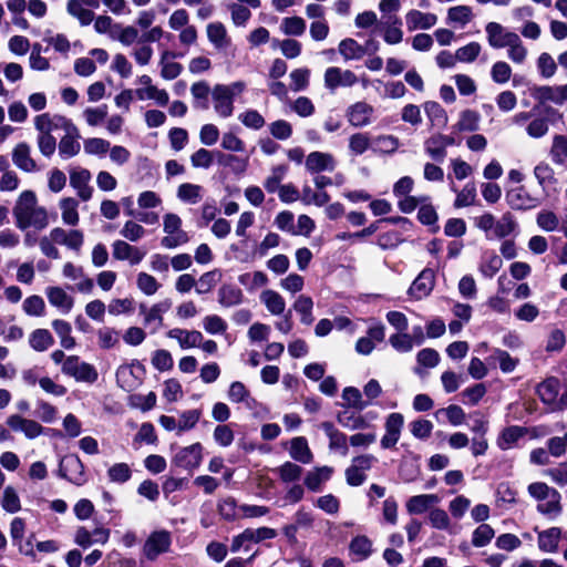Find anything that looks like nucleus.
<instances>
[{
	"mask_svg": "<svg viewBox=\"0 0 567 567\" xmlns=\"http://www.w3.org/2000/svg\"><path fill=\"white\" fill-rule=\"evenodd\" d=\"M12 213L16 226L21 230L29 227L43 229L49 225L47 209L38 205L37 196L32 190H24L20 194Z\"/></svg>",
	"mask_w": 567,
	"mask_h": 567,
	"instance_id": "1",
	"label": "nucleus"
},
{
	"mask_svg": "<svg viewBox=\"0 0 567 567\" xmlns=\"http://www.w3.org/2000/svg\"><path fill=\"white\" fill-rule=\"evenodd\" d=\"M163 226L166 234L161 241L163 247L173 249L189 240L188 235L182 229V219L178 215L173 213L166 214Z\"/></svg>",
	"mask_w": 567,
	"mask_h": 567,
	"instance_id": "2",
	"label": "nucleus"
},
{
	"mask_svg": "<svg viewBox=\"0 0 567 567\" xmlns=\"http://www.w3.org/2000/svg\"><path fill=\"white\" fill-rule=\"evenodd\" d=\"M61 371L78 382L93 383L99 378L96 369L92 364L81 361L78 355H69Z\"/></svg>",
	"mask_w": 567,
	"mask_h": 567,
	"instance_id": "3",
	"label": "nucleus"
},
{
	"mask_svg": "<svg viewBox=\"0 0 567 567\" xmlns=\"http://www.w3.org/2000/svg\"><path fill=\"white\" fill-rule=\"evenodd\" d=\"M171 535L166 530L153 532L143 546V553L148 560H155L161 554L168 551Z\"/></svg>",
	"mask_w": 567,
	"mask_h": 567,
	"instance_id": "4",
	"label": "nucleus"
},
{
	"mask_svg": "<svg viewBox=\"0 0 567 567\" xmlns=\"http://www.w3.org/2000/svg\"><path fill=\"white\" fill-rule=\"evenodd\" d=\"M59 474L78 486L85 482L84 465L76 455L66 456L61 461Z\"/></svg>",
	"mask_w": 567,
	"mask_h": 567,
	"instance_id": "5",
	"label": "nucleus"
},
{
	"mask_svg": "<svg viewBox=\"0 0 567 567\" xmlns=\"http://www.w3.org/2000/svg\"><path fill=\"white\" fill-rule=\"evenodd\" d=\"M91 173L86 168H73L70 172V185L83 202L92 198L93 187L90 185Z\"/></svg>",
	"mask_w": 567,
	"mask_h": 567,
	"instance_id": "6",
	"label": "nucleus"
},
{
	"mask_svg": "<svg viewBox=\"0 0 567 567\" xmlns=\"http://www.w3.org/2000/svg\"><path fill=\"white\" fill-rule=\"evenodd\" d=\"M358 82L357 75L350 70H341L337 66H330L324 72V85L330 91L338 86H352Z\"/></svg>",
	"mask_w": 567,
	"mask_h": 567,
	"instance_id": "7",
	"label": "nucleus"
},
{
	"mask_svg": "<svg viewBox=\"0 0 567 567\" xmlns=\"http://www.w3.org/2000/svg\"><path fill=\"white\" fill-rule=\"evenodd\" d=\"M200 462L202 446L199 443L182 449L173 458V464L187 471L198 467Z\"/></svg>",
	"mask_w": 567,
	"mask_h": 567,
	"instance_id": "8",
	"label": "nucleus"
},
{
	"mask_svg": "<svg viewBox=\"0 0 567 567\" xmlns=\"http://www.w3.org/2000/svg\"><path fill=\"white\" fill-rule=\"evenodd\" d=\"M112 255L116 260H126L131 265H137L144 259L146 251L124 240H115L112 245Z\"/></svg>",
	"mask_w": 567,
	"mask_h": 567,
	"instance_id": "9",
	"label": "nucleus"
},
{
	"mask_svg": "<svg viewBox=\"0 0 567 567\" xmlns=\"http://www.w3.org/2000/svg\"><path fill=\"white\" fill-rule=\"evenodd\" d=\"M374 109L365 102H357L347 110L349 123L355 127H364L371 124Z\"/></svg>",
	"mask_w": 567,
	"mask_h": 567,
	"instance_id": "10",
	"label": "nucleus"
},
{
	"mask_svg": "<svg viewBox=\"0 0 567 567\" xmlns=\"http://www.w3.org/2000/svg\"><path fill=\"white\" fill-rule=\"evenodd\" d=\"M65 135L60 140L59 143V154L62 158H71L75 156L80 150L81 145L78 141L79 133L78 128L70 121L69 125L64 127Z\"/></svg>",
	"mask_w": 567,
	"mask_h": 567,
	"instance_id": "11",
	"label": "nucleus"
},
{
	"mask_svg": "<svg viewBox=\"0 0 567 567\" xmlns=\"http://www.w3.org/2000/svg\"><path fill=\"white\" fill-rule=\"evenodd\" d=\"M403 415L400 413H391L385 420V434L381 439V446L383 449L393 447L401 435V430L403 426Z\"/></svg>",
	"mask_w": 567,
	"mask_h": 567,
	"instance_id": "12",
	"label": "nucleus"
},
{
	"mask_svg": "<svg viewBox=\"0 0 567 567\" xmlns=\"http://www.w3.org/2000/svg\"><path fill=\"white\" fill-rule=\"evenodd\" d=\"M306 168L311 174L332 172L336 167V159L329 153L311 152L306 158Z\"/></svg>",
	"mask_w": 567,
	"mask_h": 567,
	"instance_id": "13",
	"label": "nucleus"
},
{
	"mask_svg": "<svg viewBox=\"0 0 567 567\" xmlns=\"http://www.w3.org/2000/svg\"><path fill=\"white\" fill-rule=\"evenodd\" d=\"M7 424L17 432H22L27 439H35L43 433V426L34 420L24 419L18 414L10 415Z\"/></svg>",
	"mask_w": 567,
	"mask_h": 567,
	"instance_id": "14",
	"label": "nucleus"
},
{
	"mask_svg": "<svg viewBox=\"0 0 567 567\" xmlns=\"http://www.w3.org/2000/svg\"><path fill=\"white\" fill-rule=\"evenodd\" d=\"M166 336L175 340L183 350L198 347L203 341V334L197 330L173 328L167 331Z\"/></svg>",
	"mask_w": 567,
	"mask_h": 567,
	"instance_id": "15",
	"label": "nucleus"
},
{
	"mask_svg": "<svg viewBox=\"0 0 567 567\" xmlns=\"http://www.w3.org/2000/svg\"><path fill=\"white\" fill-rule=\"evenodd\" d=\"M212 99L215 112L226 118L233 115L234 100L227 94V90L216 84L212 90Z\"/></svg>",
	"mask_w": 567,
	"mask_h": 567,
	"instance_id": "16",
	"label": "nucleus"
},
{
	"mask_svg": "<svg viewBox=\"0 0 567 567\" xmlns=\"http://www.w3.org/2000/svg\"><path fill=\"white\" fill-rule=\"evenodd\" d=\"M12 162L19 169L23 172L32 173L38 171V165L31 157V148L24 142L14 146L12 151Z\"/></svg>",
	"mask_w": 567,
	"mask_h": 567,
	"instance_id": "17",
	"label": "nucleus"
},
{
	"mask_svg": "<svg viewBox=\"0 0 567 567\" xmlns=\"http://www.w3.org/2000/svg\"><path fill=\"white\" fill-rule=\"evenodd\" d=\"M506 199L512 208L518 210L532 209L538 205V199L533 197L524 187L509 190Z\"/></svg>",
	"mask_w": 567,
	"mask_h": 567,
	"instance_id": "18",
	"label": "nucleus"
},
{
	"mask_svg": "<svg viewBox=\"0 0 567 567\" xmlns=\"http://www.w3.org/2000/svg\"><path fill=\"white\" fill-rule=\"evenodd\" d=\"M45 296L50 305L58 308L64 315L69 313L73 308V298L70 295H68L66 291L61 287H48L45 289Z\"/></svg>",
	"mask_w": 567,
	"mask_h": 567,
	"instance_id": "19",
	"label": "nucleus"
},
{
	"mask_svg": "<svg viewBox=\"0 0 567 567\" xmlns=\"http://www.w3.org/2000/svg\"><path fill=\"white\" fill-rule=\"evenodd\" d=\"M406 27L410 31L416 29L427 30L436 24L437 17L434 13L410 10L405 16Z\"/></svg>",
	"mask_w": 567,
	"mask_h": 567,
	"instance_id": "20",
	"label": "nucleus"
},
{
	"mask_svg": "<svg viewBox=\"0 0 567 567\" xmlns=\"http://www.w3.org/2000/svg\"><path fill=\"white\" fill-rule=\"evenodd\" d=\"M172 302L169 300H164L153 305L151 308H147L145 305L140 306V312L144 316V324L148 326L152 323H156V328L163 326V315L169 310Z\"/></svg>",
	"mask_w": 567,
	"mask_h": 567,
	"instance_id": "21",
	"label": "nucleus"
},
{
	"mask_svg": "<svg viewBox=\"0 0 567 567\" xmlns=\"http://www.w3.org/2000/svg\"><path fill=\"white\" fill-rule=\"evenodd\" d=\"M70 120L60 116L54 115L51 116L48 113L40 114L35 116L34 118V126L39 132V135H45L51 134L52 131L56 128H64L66 125H69Z\"/></svg>",
	"mask_w": 567,
	"mask_h": 567,
	"instance_id": "22",
	"label": "nucleus"
},
{
	"mask_svg": "<svg viewBox=\"0 0 567 567\" xmlns=\"http://www.w3.org/2000/svg\"><path fill=\"white\" fill-rule=\"evenodd\" d=\"M433 287L434 272L430 269H424L411 285L409 293L416 299H422L432 291Z\"/></svg>",
	"mask_w": 567,
	"mask_h": 567,
	"instance_id": "23",
	"label": "nucleus"
},
{
	"mask_svg": "<svg viewBox=\"0 0 567 567\" xmlns=\"http://www.w3.org/2000/svg\"><path fill=\"white\" fill-rule=\"evenodd\" d=\"M561 538V529L559 527H550L538 532L537 544L539 550L548 554L556 553Z\"/></svg>",
	"mask_w": 567,
	"mask_h": 567,
	"instance_id": "24",
	"label": "nucleus"
},
{
	"mask_svg": "<svg viewBox=\"0 0 567 567\" xmlns=\"http://www.w3.org/2000/svg\"><path fill=\"white\" fill-rule=\"evenodd\" d=\"M488 44L494 49H503L506 47L509 35L515 32L507 31L502 24L497 22H488L485 27Z\"/></svg>",
	"mask_w": 567,
	"mask_h": 567,
	"instance_id": "25",
	"label": "nucleus"
},
{
	"mask_svg": "<svg viewBox=\"0 0 567 567\" xmlns=\"http://www.w3.org/2000/svg\"><path fill=\"white\" fill-rule=\"evenodd\" d=\"M401 20L396 16H386L385 21L380 24L383 30L384 41L389 44H398L403 39V31L400 28Z\"/></svg>",
	"mask_w": 567,
	"mask_h": 567,
	"instance_id": "26",
	"label": "nucleus"
},
{
	"mask_svg": "<svg viewBox=\"0 0 567 567\" xmlns=\"http://www.w3.org/2000/svg\"><path fill=\"white\" fill-rule=\"evenodd\" d=\"M440 501V497L435 494L415 495L406 502V511L410 514H422Z\"/></svg>",
	"mask_w": 567,
	"mask_h": 567,
	"instance_id": "27",
	"label": "nucleus"
},
{
	"mask_svg": "<svg viewBox=\"0 0 567 567\" xmlns=\"http://www.w3.org/2000/svg\"><path fill=\"white\" fill-rule=\"evenodd\" d=\"M206 33L209 42L218 50L225 49L230 44L227 30L221 22H212L206 27Z\"/></svg>",
	"mask_w": 567,
	"mask_h": 567,
	"instance_id": "28",
	"label": "nucleus"
},
{
	"mask_svg": "<svg viewBox=\"0 0 567 567\" xmlns=\"http://www.w3.org/2000/svg\"><path fill=\"white\" fill-rule=\"evenodd\" d=\"M507 38L508 41L505 43V48H507L508 59L516 64H523L528 55L527 48L517 33Z\"/></svg>",
	"mask_w": 567,
	"mask_h": 567,
	"instance_id": "29",
	"label": "nucleus"
},
{
	"mask_svg": "<svg viewBox=\"0 0 567 567\" xmlns=\"http://www.w3.org/2000/svg\"><path fill=\"white\" fill-rule=\"evenodd\" d=\"M558 392L559 382L555 378H549L537 386V394L542 402L548 405H554V408L557 404Z\"/></svg>",
	"mask_w": 567,
	"mask_h": 567,
	"instance_id": "30",
	"label": "nucleus"
},
{
	"mask_svg": "<svg viewBox=\"0 0 567 567\" xmlns=\"http://www.w3.org/2000/svg\"><path fill=\"white\" fill-rule=\"evenodd\" d=\"M260 300L265 305L267 310L274 316L282 315L286 309L285 299L281 297L280 293H278L275 290H271V289L264 290L260 293Z\"/></svg>",
	"mask_w": 567,
	"mask_h": 567,
	"instance_id": "31",
	"label": "nucleus"
},
{
	"mask_svg": "<svg viewBox=\"0 0 567 567\" xmlns=\"http://www.w3.org/2000/svg\"><path fill=\"white\" fill-rule=\"evenodd\" d=\"M61 218L65 225H78L80 217L78 213L79 202L73 197H63L59 202Z\"/></svg>",
	"mask_w": 567,
	"mask_h": 567,
	"instance_id": "32",
	"label": "nucleus"
},
{
	"mask_svg": "<svg viewBox=\"0 0 567 567\" xmlns=\"http://www.w3.org/2000/svg\"><path fill=\"white\" fill-rule=\"evenodd\" d=\"M549 155L554 164L567 168V136L557 134L553 137Z\"/></svg>",
	"mask_w": 567,
	"mask_h": 567,
	"instance_id": "33",
	"label": "nucleus"
},
{
	"mask_svg": "<svg viewBox=\"0 0 567 567\" xmlns=\"http://www.w3.org/2000/svg\"><path fill=\"white\" fill-rule=\"evenodd\" d=\"M532 96L540 104L553 103L560 105L559 85H542L532 89Z\"/></svg>",
	"mask_w": 567,
	"mask_h": 567,
	"instance_id": "34",
	"label": "nucleus"
},
{
	"mask_svg": "<svg viewBox=\"0 0 567 567\" xmlns=\"http://www.w3.org/2000/svg\"><path fill=\"white\" fill-rule=\"evenodd\" d=\"M517 228V223L511 213H505L496 219L491 238L502 239L509 236Z\"/></svg>",
	"mask_w": 567,
	"mask_h": 567,
	"instance_id": "35",
	"label": "nucleus"
},
{
	"mask_svg": "<svg viewBox=\"0 0 567 567\" xmlns=\"http://www.w3.org/2000/svg\"><path fill=\"white\" fill-rule=\"evenodd\" d=\"M53 343V336L47 329H35L29 336L30 347L38 352L48 350Z\"/></svg>",
	"mask_w": 567,
	"mask_h": 567,
	"instance_id": "36",
	"label": "nucleus"
},
{
	"mask_svg": "<svg viewBox=\"0 0 567 567\" xmlns=\"http://www.w3.org/2000/svg\"><path fill=\"white\" fill-rule=\"evenodd\" d=\"M290 456L303 464H309L312 461V453L305 437L298 436L291 440Z\"/></svg>",
	"mask_w": 567,
	"mask_h": 567,
	"instance_id": "37",
	"label": "nucleus"
},
{
	"mask_svg": "<svg viewBox=\"0 0 567 567\" xmlns=\"http://www.w3.org/2000/svg\"><path fill=\"white\" fill-rule=\"evenodd\" d=\"M80 0H68L66 11L70 16L78 19L81 25H89L94 20V12L83 7Z\"/></svg>",
	"mask_w": 567,
	"mask_h": 567,
	"instance_id": "38",
	"label": "nucleus"
},
{
	"mask_svg": "<svg viewBox=\"0 0 567 567\" xmlns=\"http://www.w3.org/2000/svg\"><path fill=\"white\" fill-rule=\"evenodd\" d=\"M332 474V468L329 466L317 467L313 471H310L306 478L305 484L310 491H318L320 485L328 481Z\"/></svg>",
	"mask_w": 567,
	"mask_h": 567,
	"instance_id": "39",
	"label": "nucleus"
},
{
	"mask_svg": "<svg viewBox=\"0 0 567 567\" xmlns=\"http://www.w3.org/2000/svg\"><path fill=\"white\" fill-rule=\"evenodd\" d=\"M218 301L224 307H233L243 301V291L235 287L225 285L218 290Z\"/></svg>",
	"mask_w": 567,
	"mask_h": 567,
	"instance_id": "40",
	"label": "nucleus"
},
{
	"mask_svg": "<svg viewBox=\"0 0 567 567\" xmlns=\"http://www.w3.org/2000/svg\"><path fill=\"white\" fill-rule=\"evenodd\" d=\"M202 190L203 188L199 185L184 183L177 188V198L184 203L194 205L202 200Z\"/></svg>",
	"mask_w": 567,
	"mask_h": 567,
	"instance_id": "41",
	"label": "nucleus"
},
{
	"mask_svg": "<svg viewBox=\"0 0 567 567\" xmlns=\"http://www.w3.org/2000/svg\"><path fill=\"white\" fill-rule=\"evenodd\" d=\"M534 176L537 179V183L542 187H546L548 185H553L557 183V178L555 176V171L551 165L545 161L539 162L534 168Z\"/></svg>",
	"mask_w": 567,
	"mask_h": 567,
	"instance_id": "42",
	"label": "nucleus"
},
{
	"mask_svg": "<svg viewBox=\"0 0 567 567\" xmlns=\"http://www.w3.org/2000/svg\"><path fill=\"white\" fill-rule=\"evenodd\" d=\"M339 52L346 60H359L365 54V49L349 38L339 43Z\"/></svg>",
	"mask_w": 567,
	"mask_h": 567,
	"instance_id": "43",
	"label": "nucleus"
},
{
	"mask_svg": "<svg viewBox=\"0 0 567 567\" xmlns=\"http://www.w3.org/2000/svg\"><path fill=\"white\" fill-rule=\"evenodd\" d=\"M424 111L433 126L443 127L447 124L446 112L437 102L424 103Z\"/></svg>",
	"mask_w": 567,
	"mask_h": 567,
	"instance_id": "44",
	"label": "nucleus"
},
{
	"mask_svg": "<svg viewBox=\"0 0 567 567\" xmlns=\"http://www.w3.org/2000/svg\"><path fill=\"white\" fill-rule=\"evenodd\" d=\"M526 433V429L517 425L508 426L503 430L498 440V446L502 450H508Z\"/></svg>",
	"mask_w": 567,
	"mask_h": 567,
	"instance_id": "45",
	"label": "nucleus"
},
{
	"mask_svg": "<svg viewBox=\"0 0 567 567\" xmlns=\"http://www.w3.org/2000/svg\"><path fill=\"white\" fill-rule=\"evenodd\" d=\"M215 155L220 165L230 167L236 174H241L247 168L248 158H240L236 155L224 154L221 152H216Z\"/></svg>",
	"mask_w": 567,
	"mask_h": 567,
	"instance_id": "46",
	"label": "nucleus"
},
{
	"mask_svg": "<svg viewBox=\"0 0 567 567\" xmlns=\"http://www.w3.org/2000/svg\"><path fill=\"white\" fill-rule=\"evenodd\" d=\"M280 30L286 35H302L306 31V21L300 17L284 18L280 23Z\"/></svg>",
	"mask_w": 567,
	"mask_h": 567,
	"instance_id": "47",
	"label": "nucleus"
},
{
	"mask_svg": "<svg viewBox=\"0 0 567 567\" xmlns=\"http://www.w3.org/2000/svg\"><path fill=\"white\" fill-rule=\"evenodd\" d=\"M481 116L476 111L465 110L461 112L460 120L456 123L455 127L458 131L473 132L478 128Z\"/></svg>",
	"mask_w": 567,
	"mask_h": 567,
	"instance_id": "48",
	"label": "nucleus"
},
{
	"mask_svg": "<svg viewBox=\"0 0 567 567\" xmlns=\"http://www.w3.org/2000/svg\"><path fill=\"white\" fill-rule=\"evenodd\" d=\"M473 19L472 8L468 6H455L447 11V22L467 24Z\"/></svg>",
	"mask_w": 567,
	"mask_h": 567,
	"instance_id": "49",
	"label": "nucleus"
},
{
	"mask_svg": "<svg viewBox=\"0 0 567 567\" xmlns=\"http://www.w3.org/2000/svg\"><path fill=\"white\" fill-rule=\"evenodd\" d=\"M1 506L7 513H17L21 509L20 497L13 486H7L1 498Z\"/></svg>",
	"mask_w": 567,
	"mask_h": 567,
	"instance_id": "50",
	"label": "nucleus"
},
{
	"mask_svg": "<svg viewBox=\"0 0 567 567\" xmlns=\"http://www.w3.org/2000/svg\"><path fill=\"white\" fill-rule=\"evenodd\" d=\"M131 476L132 470L126 463H115L107 470V477L112 483L124 484Z\"/></svg>",
	"mask_w": 567,
	"mask_h": 567,
	"instance_id": "51",
	"label": "nucleus"
},
{
	"mask_svg": "<svg viewBox=\"0 0 567 567\" xmlns=\"http://www.w3.org/2000/svg\"><path fill=\"white\" fill-rule=\"evenodd\" d=\"M169 55L174 56L173 53L165 51L162 54L161 62H159V64L162 66L161 75L165 80L176 79L182 73V70H183L182 64H179L177 62H169L166 60L167 56H169Z\"/></svg>",
	"mask_w": 567,
	"mask_h": 567,
	"instance_id": "52",
	"label": "nucleus"
},
{
	"mask_svg": "<svg viewBox=\"0 0 567 567\" xmlns=\"http://www.w3.org/2000/svg\"><path fill=\"white\" fill-rule=\"evenodd\" d=\"M375 151L383 154H393L400 146V141L394 135L384 134L374 138Z\"/></svg>",
	"mask_w": 567,
	"mask_h": 567,
	"instance_id": "53",
	"label": "nucleus"
},
{
	"mask_svg": "<svg viewBox=\"0 0 567 567\" xmlns=\"http://www.w3.org/2000/svg\"><path fill=\"white\" fill-rule=\"evenodd\" d=\"M136 94L138 99L143 100L145 97L154 100L158 105H166L168 103V93L163 90L158 89L157 86H150L144 89L136 90Z\"/></svg>",
	"mask_w": 567,
	"mask_h": 567,
	"instance_id": "54",
	"label": "nucleus"
},
{
	"mask_svg": "<svg viewBox=\"0 0 567 567\" xmlns=\"http://www.w3.org/2000/svg\"><path fill=\"white\" fill-rule=\"evenodd\" d=\"M221 275L218 270H212L203 274L196 282V292L199 295L208 293L218 282Z\"/></svg>",
	"mask_w": 567,
	"mask_h": 567,
	"instance_id": "55",
	"label": "nucleus"
},
{
	"mask_svg": "<svg viewBox=\"0 0 567 567\" xmlns=\"http://www.w3.org/2000/svg\"><path fill=\"white\" fill-rule=\"evenodd\" d=\"M342 399L349 406H352L359 411L364 410L369 406L370 402L362 399L361 392L353 386H348L342 392Z\"/></svg>",
	"mask_w": 567,
	"mask_h": 567,
	"instance_id": "56",
	"label": "nucleus"
},
{
	"mask_svg": "<svg viewBox=\"0 0 567 567\" xmlns=\"http://www.w3.org/2000/svg\"><path fill=\"white\" fill-rule=\"evenodd\" d=\"M424 146H425L426 153L434 161L442 162L444 159V157L446 156V151L443 147V143H442L439 134H435V135L429 137L425 141Z\"/></svg>",
	"mask_w": 567,
	"mask_h": 567,
	"instance_id": "57",
	"label": "nucleus"
},
{
	"mask_svg": "<svg viewBox=\"0 0 567 567\" xmlns=\"http://www.w3.org/2000/svg\"><path fill=\"white\" fill-rule=\"evenodd\" d=\"M83 147L89 155L103 156L110 150V142L100 137H90L84 141Z\"/></svg>",
	"mask_w": 567,
	"mask_h": 567,
	"instance_id": "58",
	"label": "nucleus"
},
{
	"mask_svg": "<svg viewBox=\"0 0 567 567\" xmlns=\"http://www.w3.org/2000/svg\"><path fill=\"white\" fill-rule=\"evenodd\" d=\"M22 308L28 316L41 317L44 315L45 303L42 297L33 295L24 299Z\"/></svg>",
	"mask_w": 567,
	"mask_h": 567,
	"instance_id": "59",
	"label": "nucleus"
},
{
	"mask_svg": "<svg viewBox=\"0 0 567 567\" xmlns=\"http://www.w3.org/2000/svg\"><path fill=\"white\" fill-rule=\"evenodd\" d=\"M503 266L502 258L495 252L486 254L481 265V271L485 277L492 278Z\"/></svg>",
	"mask_w": 567,
	"mask_h": 567,
	"instance_id": "60",
	"label": "nucleus"
},
{
	"mask_svg": "<svg viewBox=\"0 0 567 567\" xmlns=\"http://www.w3.org/2000/svg\"><path fill=\"white\" fill-rule=\"evenodd\" d=\"M512 76V68L505 61H497L492 65L491 78L495 83L504 84Z\"/></svg>",
	"mask_w": 567,
	"mask_h": 567,
	"instance_id": "61",
	"label": "nucleus"
},
{
	"mask_svg": "<svg viewBox=\"0 0 567 567\" xmlns=\"http://www.w3.org/2000/svg\"><path fill=\"white\" fill-rule=\"evenodd\" d=\"M238 118L246 127L256 131L264 127L266 123L264 116L256 110H247L239 114Z\"/></svg>",
	"mask_w": 567,
	"mask_h": 567,
	"instance_id": "62",
	"label": "nucleus"
},
{
	"mask_svg": "<svg viewBox=\"0 0 567 567\" xmlns=\"http://www.w3.org/2000/svg\"><path fill=\"white\" fill-rule=\"evenodd\" d=\"M536 223L545 231H555L559 227L558 216L550 210H542L538 213Z\"/></svg>",
	"mask_w": 567,
	"mask_h": 567,
	"instance_id": "63",
	"label": "nucleus"
},
{
	"mask_svg": "<svg viewBox=\"0 0 567 567\" xmlns=\"http://www.w3.org/2000/svg\"><path fill=\"white\" fill-rule=\"evenodd\" d=\"M389 342L399 352H410L413 349V337L405 331L392 334Z\"/></svg>",
	"mask_w": 567,
	"mask_h": 567,
	"instance_id": "64",
	"label": "nucleus"
}]
</instances>
